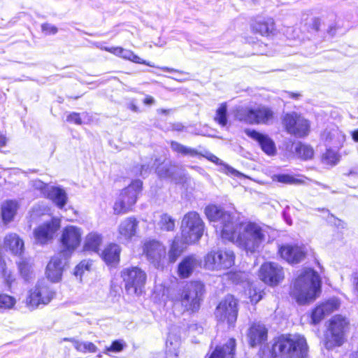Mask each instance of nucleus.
Returning <instances> with one entry per match:
<instances>
[{"mask_svg": "<svg viewBox=\"0 0 358 358\" xmlns=\"http://www.w3.org/2000/svg\"><path fill=\"white\" fill-rule=\"evenodd\" d=\"M92 265V262L90 260H83L81 261L74 269V275L76 277L82 278V275L86 271H90Z\"/></svg>", "mask_w": 358, "mask_h": 358, "instance_id": "44", "label": "nucleus"}, {"mask_svg": "<svg viewBox=\"0 0 358 358\" xmlns=\"http://www.w3.org/2000/svg\"><path fill=\"white\" fill-rule=\"evenodd\" d=\"M324 158L327 163L335 165L339 162L340 155L336 150H334L332 149V148L329 147L326 153L324 154Z\"/></svg>", "mask_w": 358, "mask_h": 358, "instance_id": "45", "label": "nucleus"}, {"mask_svg": "<svg viewBox=\"0 0 358 358\" xmlns=\"http://www.w3.org/2000/svg\"><path fill=\"white\" fill-rule=\"evenodd\" d=\"M227 107L225 103H222L216 110L214 120L221 127H225L227 124Z\"/></svg>", "mask_w": 358, "mask_h": 358, "instance_id": "39", "label": "nucleus"}, {"mask_svg": "<svg viewBox=\"0 0 358 358\" xmlns=\"http://www.w3.org/2000/svg\"><path fill=\"white\" fill-rule=\"evenodd\" d=\"M143 252L148 259L156 266H159L160 261L165 257L166 255L164 245L156 241L145 242L143 246Z\"/></svg>", "mask_w": 358, "mask_h": 358, "instance_id": "21", "label": "nucleus"}, {"mask_svg": "<svg viewBox=\"0 0 358 358\" xmlns=\"http://www.w3.org/2000/svg\"><path fill=\"white\" fill-rule=\"evenodd\" d=\"M245 134L258 142L262 150L268 155L273 156L276 153V148L273 141L268 135L259 133L254 129H245Z\"/></svg>", "mask_w": 358, "mask_h": 358, "instance_id": "20", "label": "nucleus"}, {"mask_svg": "<svg viewBox=\"0 0 358 358\" xmlns=\"http://www.w3.org/2000/svg\"><path fill=\"white\" fill-rule=\"evenodd\" d=\"M138 221L134 217L122 220L117 229V240L122 244H128L136 236Z\"/></svg>", "mask_w": 358, "mask_h": 358, "instance_id": "18", "label": "nucleus"}, {"mask_svg": "<svg viewBox=\"0 0 358 358\" xmlns=\"http://www.w3.org/2000/svg\"><path fill=\"white\" fill-rule=\"evenodd\" d=\"M259 277L264 283L275 286L284 279V271L278 264L266 262L259 268Z\"/></svg>", "mask_w": 358, "mask_h": 358, "instance_id": "17", "label": "nucleus"}, {"mask_svg": "<svg viewBox=\"0 0 358 358\" xmlns=\"http://www.w3.org/2000/svg\"><path fill=\"white\" fill-rule=\"evenodd\" d=\"M143 103L146 105H152L155 103V99L152 96L148 95L144 99Z\"/></svg>", "mask_w": 358, "mask_h": 358, "instance_id": "58", "label": "nucleus"}, {"mask_svg": "<svg viewBox=\"0 0 358 358\" xmlns=\"http://www.w3.org/2000/svg\"><path fill=\"white\" fill-rule=\"evenodd\" d=\"M102 243V236L97 232L89 233L85 238L83 250L96 252Z\"/></svg>", "mask_w": 358, "mask_h": 358, "instance_id": "32", "label": "nucleus"}, {"mask_svg": "<svg viewBox=\"0 0 358 358\" xmlns=\"http://www.w3.org/2000/svg\"><path fill=\"white\" fill-rule=\"evenodd\" d=\"M204 292L203 285L197 281L187 283L174 298V306H180L182 311L196 312L199 309Z\"/></svg>", "mask_w": 358, "mask_h": 358, "instance_id": "5", "label": "nucleus"}, {"mask_svg": "<svg viewBox=\"0 0 358 358\" xmlns=\"http://www.w3.org/2000/svg\"><path fill=\"white\" fill-rule=\"evenodd\" d=\"M272 179L273 181L287 185H301L304 182L303 177L297 178L291 174H275Z\"/></svg>", "mask_w": 358, "mask_h": 358, "instance_id": "35", "label": "nucleus"}, {"mask_svg": "<svg viewBox=\"0 0 358 358\" xmlns=\"http://www.w3.org/2000/svg\"><path fill=\"white\" fill-rule=\"evenodd\" d=\"M352 139H353L355 142H358V129L355 130L354 131H352Z\"/></svg>", "mask_w": 358, "mask_h": 358, "instance_id": "61", "label": "nucleus"}, {"mask_svg": "<svg viewBox=\"0 0 358 358\" xmlns=\"http://www.w3.org/2000/svg\"><path fill=\"white\" fill-rule=\"evenodd\" d=\"M32 187L35 189L38 190L43 196H45L46 193H48L51 186L44 183L41 180H36L32 181Z\"/></svg>", "mask_w": 358, "mask_h": 358, "instance_id": "49", "label": "nucleus"}, {"mask_svg": "<svg viewBox=\"0 0 358 358\" xmlns=\"http://www.w3.org/2000/svg\"><path fill=\"white\" fill-rule=\"evenodd\" d=\"M150 167L149 165L147 164H143L141 165V170L139 171L138 174L140 176H144L148 173V172L150 170Z\"/></svg>", "mask_w": 358, "mask_h": 358, "instance_id": "56", "label": "nucleus"}, {"mask_svg": "<svg viewBox=\"0 0 358 358\" xmlns=\"http://www.w3.org/2000/svg\"><path fill=\"white\" fill-rule=\"evenodd\" d=\"M235 348V339L229 338L224 346H217L209 358H234Z\"/></svg>", "mask_w": 358, "mask_h": 358, "instance_id": "30", "label": "nucleus"}, {"mask_svg": "<svg viewBox=\"0 0 358 358\" xmlns=\"http://www.w3.org/2000/svg\"><path fill=\"white\" fill-rule=\"evenodd\" d=\"M269 228L256 222H248L238 224V220L235 227L230 231L231 238L225 240L231 241L247 252H255L262 247L268 236Z\"/></svg>", "mask_w": 358, "mask_h": 358, "instance_id": "2", "label": "nucleus"}, {"mask_svg": "<svg viewBox=\"0 0 358 358\" xmlns=\"http://www.w3.org/2000/svg\"><path fill=\"white\" fill-rule=\"evenodd\" d=\"M42 31L47 35L55 34L57 32V28L48 23L43 24L41 26Z\"/></svg>", "mask_w": 358, "mask_h": 358, "instance_id": "51", "label": "nucleus"}, {"mask_svg": "<svg viewBox=\"0 0 358 358\" xmlns=\"http://www.w3.org/2000/svg\"><path fill=\"white\" fill-rule=\"evenodd\" d=\"M71 343H72L73 347L77 351L82 353H93L97 351V347L92 342L71 339Z\"/></svg>", "mask_w": 358, "mask_h": 358, "instance_id": "36", "label": "nucleus"}, {"mask_svg": "<svg viewBox=\"0 0 358 358\" xmlns=\"http://www.w3.org/2000/svg\"><path fill=\"white\" fill-rule=\"evenodd\" d=\"M205 214L210 222L215 223L216 231H220L222 239L231 238V231L236 224L237 218L234 214L224 211L221 207L210 205L206 207Z\"/></svg>", "mask_w": 358, "mask_h": 358, "instance_id": "6", "label": "nucleus"}, {"mask_svg": "<svg viewBox=\"0 0 358 358\" xmlns=\"http://www.w3.org/2000/svg\"><path fill=\"white\" fill-rule=\"evenodd\" d=\"M335 31H336V27L335 26H330L329 29L327 30L328 33L331 35H334L335 34Z\"/></svg>", "mask_w": 358, "mask_h": 358, "instance_id": "62", "label": "nucleus"}, {"mask_svg": "<svg viewBox=\"0 0 358 358\" xmlns=\"http://www.w3.org/2000/svg\"><path fill=\"white\" fill-rule=\"evenodd\" d=\"M171 148L174 152L182 154L184 155L195 157L199 154L196 150L192 148L186 147L176 141H171Z\"/></svg>", "mask_w": 358, "mask_h": 358, "instance_id": "37", "label": "nucleus"}, {"mask_svg": "<svg viewBox=\"0 0 358 358\" xmlns=\"http://www.w3.org/2000/svg\"><path fill=\"white\" fill-rule=\"evenodd\" d=\"M237 301L231 295L227 296L220 302L216 308L215 315L219 322L233 324L237 318Z\"/></svg>", "mask_w": 358, "mask_h": 358, "instance_id": "15", "label": "nucleus"}, {"mask_svg": "<svg viewBox=\"0 0 358 358\" xmlns=\"http://www.w3.org/2000/svg\"><path fill=\"white\" fill-rule=\"evenodd\" d=\"M247 336L250 345L255 347L267 341L268 329L264 324L254 322L249 328Z\"/></svg>", "mask_w": 358, "mask_h": 358, "instance_id": "22", "label": "nucleus"}, {"mask_svg": "<svg viewBox=\"0 0 358 358\" xmlns=\"http://www.w3.org/2000/svg\"><path fill=\"white\" fill-rule=\"evenodd\" d=\"M121 248L116 243H110L106 245L101 252L102 259L108 265L117 264L120 261Z\"/></svg>", "mask_w": 358, "mask_h": 358, "instance_id": "28", "label": "nucleus"}, {"mask_svg": "<svg viewBox=\"0 0 358 358\" xmlns=\"http://www.w3.org/2000/svg\"><path fill=\"white\" fill-rule=\"evenodd\" d=\"M279 252L282 258L290 264L300 262L306 255V250L303 246L286 245L282 246Z\"/></svg>", "mask_w": 358, "mask_h": 358, "instance_id": "23", "label": "nucleus"}, {"mask_svg": "<svg viewBox=\"0 0 358 358\" xmlns=\"http://www.w3.org/2000/svg\"><path fill=\"white\" fill-rule=\"evenodd\" d=\"M83 235V231L80 227L73 225H68L64 227L60 237L62 247L60 255L64 257H69L80 246Z\"/></svg>", "mask_w": 358, "mask_h": 358, "instance_id": "13", "label": "nucleus"}, {"mask_svg": "<svg viewBox=\"0 0 358 358\" xmlns=\"http://www.w3.org/2000/svg\"><path fill=\"white\" fill-rule=\"evenodd\" d=\"M142 185L140 180H136L122 189L113 206L115 215L125 214L131 210L136 202L138 194L141 191Z\"/></svg>", "mask_w": 358, "mask_h": 358, "instance_id": "9", "label": "nucleus"}, {"mask_svg": "<svg viewBox=\"0 0 358 358\" xmlns=\"http://www.w3.org/2000/svg\"><path fill=\"white\" fill-rule=\"evenodd\" d=\"M124 345L125 343L122 341H115L110 346L106 348L104 353L108 355L110 352H120L124 349Z\"/></svg>", "mask_w": 358, "mask_h": 358, "instance_id": "47", "label": "nucleus"}, {"mask_svg": "<svg viewBox=\"0 0 358 358\" xmlns=\"http://www.w3.org/2000/svg\"><path fill=\"white\" fill-rule=\"evenodd\" d=\"M235 117L250 124H269L273 119V112L264 106L240 108L236 110Z\"/></svg>", "mask_w": 358, "mask_h": 358, "instance_id": "8", "label": "nucleus"}, {"mask_svg": "<svg viewBox=\"0 0 358 358\" xmlns=\"http://www.w3.org/2000/svg\"><path fill=\"white\" fill-rule=\"evenodd\" d=\"M249 295L252 303H257L262 298V292L257 290L256 289H250L249 291Z\"/></svg>", "mask_w": 358, "mask_h": 358, "instance_id": "50", "label": "nucleus"}, {"mask_svg": "<svg viewBox=\"0 0 358 358\" xmlns=\"http://www.w3.org/2000/svg\"><path fill=\"white\" fill-rule=\"evenodd\" d=\"M17 264L20 273L22 278L26 280H28L29 278H31L32 271L31 265L30 263L25 259H21L17 263Z\"/></svg>", "mask_w": 358, "mask_h": 358, "instance_id": "42", "label": "nucleus"}, {"mask_svg": "<svg viewBox=\"0 0 358 358\" xmlns=\"http://www.w3.org/2000/svg\"><path fill=\"white\" fill-rule=\"evenodd\" d=\"M321 25V20L318 17H313L311 19L309 27L312 31H318Z\"/></svg>", "mask_w": 358, "mask_h": 358, "instance_id": "53", "label": "nucleus"}, {"mask_svg": "<svg viewBox=\"0 0 358 358\" xmlns=\"http://www.w3.org/2000/svg\"><path fill=\"white\" fill-rule=\"evenodd\" d=\"M3 277L6 281V283L8 285H10V284L15 280L13 275L10 273H8L6 271H4V270H3Z\"/></svg>", "mask_w": 358, "mask_h": 358, "instance_id": "55", "label": "nucleus"}, {"mask_svg": "<svg viewBox=\"0 0 358 358\" xmlns=\"http://www.w3.org/2000/svg\"><path fill=\"white\" fill-rule=\"evenodd\" d=\"M121 277L128 294L137 296L142 294L147 279L144 271L138 266L127 267L122 270Z\"/></svg>", "mask_w": 358, "mask_h": 358, "instance_id": "10", "label": "nucleus"}, {"mask_svg": "<svg viewBox=\"0 0 358 358\" xmlns=\"http://www.w3.org/2000/svg\"><path fill=\"white\" fill-rule=\"evenodd\" d=\"M103 49L106 51L114 54L115 55H117L125 59L130 60L134 63L143 64L152 67L155 66L150 62H148L145 60L139 57L138 56L136 55L131 50L124 49L121 47H106Z\"/></svg>", "mask_w": 358, "mask_h": 358, "instance_id": "27", "label": "nucleus"}, {"mask_svg": "<svg viewBox=\"0 0 358 358\" xmlns=\"http://www.w3.org/2000/svg\"><path fill=\"white\" fill-rule=\"evenodd\" d=\"M352 284L355 290L358 293V275H356L353 277Z\"/></svg>", "mask_w": 358, "mask_h": 358, "instance_id": "59", "label": "nucleus"}, {"mask_svg": "<svg viewBox=\"0 0 358 358\" xmlns=\"http://www.w3.org/2000/svg\"><path fill=\"white\" fill-rule=\"evenodd\" d=\"M129 108L134 112L138 111V107L134 103H130Z\"/></svg>", "mask_w": 358, "mask_h": 358, "instance_id": "63", "label": "nucleus"}, {"mask_svg": "<svg viewBox=\"0 0 358 358\" xmlns=\"http://www.w3.org/2000/svg\"><path fill=\"white\" fill-rule=\"evenodd\" d=\"M348 325V320L340 315L334 316L329 320L325 335V347L327 349L340 346L343 343Z\"/></svg>", "mask_w": 358, "mask_h": 358, "instance_id": "7", "label": "nucleus"}, {"mask_svg": "<svg viewBox=\"0 0 358 358\" xmlns=\"http://www.w3.org/2000/svg\"><path fill=\"white\" fill-rule=\"evenodd\" d=\"M68 257H64L59 253L57 255L53 257L46 268V275L48 279L53 282H57L62 279V271L66 259Z\"/></svg>", "mask_w": 358, "mask_h": 358, "instance_id": "19", "label": "nucleus"}, {"mask_svg": "<svg viewBox=\"0 0 358 358\" xmlns=\"http://www.w3.org/2000/svg\"><path fill=\"white\" fill-rule=\"evenodd\" d=\"M252 29L262 36L273 34L275 31L274 20L270 17H259L252 24Z\"/></svg>", "mask_w": 358, "mask_h": 358, "instance_id": "26", "label": "nucleus"}, {"mask_svg": "<svg viewBox=\"0 0 358 358\" xmlns=\"http://www.w3.org/2000/svg\"><path fill=\"white\" fill-rule=\"evenodd\" d=\"M60 220L55 217L40 224L34 230L36 242L41 245L51 242L60 228Z\"/></svg>", "mask_w": 358, "mask_h": 358, "instance_id": "16", "label": "nucleus"}, {"mask_svg": "<svg viewBox=\"0 0 358 358\" xmlns=\"http://www.w3.org/2000/svg\"><path fill=\"white\" fill-rule=\"evenodd\" d=\"M18 209L17 202L10 200L6 201L1 205V217L3 223L10 222L15 217Z\"/></svg>", "mask_w": 358, "mask_h": 358, "instance_id": "31", "label": "nucleus"}, {"mask_svg": "<svg viewBox=\"0 0 358 358\" xmlns=\"http://www.w3.org/2000/svg\"><path fill=\"white\" fill-rule=\"evenodd\" d=\"M308 347L304 336L282 335L272 346V354L279 358H306Z\"/></svg>", "mask_w": 358, "mask_h": 358, "instance_id": "4", "label": "nucleus"}, {"mask_svg": "<svg viewBox=\"0 0 358 358\" xmlns=\"http://www.w3.org/2000/svg\"><path fill=\"white\" fill-rule=\"evenodd\" d=\"M180 345V339L171 334H169L166 343V358H178Z\"/></svg>", "mask_w": 358, "mask_h": 358, "instance_id": "34", "label": "nucleus"}, {"mask_svg": "<svg viewBox=\"0 0 358 358\" xmlns=\"http://www.w3.org/2000/svg\"><path fill=\"white\" fill-rule=\"evenodd\" d=\"M6 143L7 138L3 134H0V148L5 146Z\"/></svg>", "mask_w": 358, "mask_h": 358, "instance_id": "60", "label": "nucleus"}, {"mask_svg": "<svg viewBox=\"0 0 358 358\" xmlns=\"http://www.w3.org/2000/svg\"><path fill=\"white\" fill-rule=\"evenodd\" d=\"M66 120L69 122L74 123L76 124L80 125L82 124V120L80 117V114L77 113H70L66 118Z\"/></svg>", "mask_w": 358, "mask_h": 358, "instance_id": "52", "label": "nucleus"}, {"mask_svg": "<svg viewBox=\"0 0 358 358\" xmlns=\"http://www.w3.org/2000/svg\"><path fill=\"white\" fill-rule=\"evenodd\" d=\"M235 255L232 250H219L210 251L204 259V266L210 271H222L234 264Z\"/></svg>", "mask_w": 358, "mask_h": 358, "instance_id": "12", "label": "nucleus"}, {"mask_svg": "<svg viewBox=\"0 0 358 358\" xmlns=\"http://www.w3.org/2000/svg\"><path fill=\"white\" fill-rule=\"evenodd\" d=\"M55 296V292L44 281H38L28 292L26 304L31 309H36L41 306L48 304Z\"/></svg>", "mask_w": 358, "mask_h": 358, "instance_id": "11", "label": "nucleus"}, {"mask_svg": "<svg viewBox=\"0 0 358 358\" xmlns=\"http://www.w3.org/2000/svg\"><path fill=\"white\" fill-rule=\"evenodd\" d=\"M16 303V300L14 297L6 294H0V310H8L12 309Z\"/></svg>", "mask_w": 358, "mask_h": 358, "instance_id": "41", "label": "nucleus"}, {"mask_svg": "<svg viewBox=\"0 0 358 358\" xmlns=\"http://www.w3.org/2000/svg\"><path fill=\"white\" fill-rule=\"evenodd\" d=\"M282 123L289 134L301 138L307 136L310 130L309 122L296 113H287L284 116Z\"/></svg>", "mask_w": 358, "mask_h": 358, "instance_id": "14", "label": "nucleus"}, {"mask_svg": "<svg viewBox=\"0 0 358 358\" xmlns=\"http://www.w3.org/2000/svg\"><path fill=\"white\" fill-rule=\"evenodd\" d=\"M3 247L12 254L20 256L24 250L23 240L15 233L7 234L3 241Z\"/></svg>", "mask_w": 358, "mask_h": 358, "instance_id": "25", "label": "nucleus"}, {"mask_svg": "<svg viewBox=\"0 0 358 358\" xmlns=\"http://www.w3.org/2000/svg\"><path fill=\"white\" fill-rule=\"evenodd\" d=\"M326 315L322 310V307L317 306L311 314L312 323L315 324L319 323Z\"/></svg>", "mask_w": 358, "mask_h": 358, "instance_id": "48", "label": "nucleus"}, {"mask_svg": "<svg viewBox=\"0 0 358 358\" xmlns=\"http://www.w3.org/2000/svg\"><path fill=\"white\" fill-rule=\"evenodd\" d=\"M158 225L160 229L165 231H173L175 228V220L168 214H162Z\"/></svg>", "mask_w": 358, "mask_h": 358, "instance_id": "40", "label": "nucleus"}, {"mask_svg": "<svg viewBox=\"0 0 358 358\" xmlns=\"http://www.w3.org/2000/svg\"><path fill=\"white\" fill-rule=\"evenodd\" d=\"M198 261L192 256L185 258L178 266V274L182 278H187L198 265Z\"/></svg>", "mask_w": 358, "mask_h": 358, "instance_id": "33", "label": "nucleus"}, {"mask_svg": "<svg viewBox=\"0 0 358 358\" xmlns=\"http://www.w3.org/2000/svg\"><path fill=\"white\" fill-rule=\"evenodd\" d=\"M320 306L322 307L323 312L328 315L339 308L340 303L337 299L332 298L321 303Z\"/></svg>", "mask_w": 358, "mask_h": 358, "instance_id": "43", "label": "nucleus"}, {"mask_svg": "<svg viewBox=\"0 0 358 358\" xmlns=\"http://www.w3.org/2000/svg\"><path fill=\"white\" fill-rule=\"evenodd\" d=\"M176 169V166L172 165H162V166H158L156 169L157 174L161 178H170L172 177L173 171Z\"/></svg>", "mask_w": 358, "mask_h": 358, "instance_id": "46", "label": "nucleus"}, {"mask_svg": "<svg viewBox=\"0 0 358 358\" xmlns=\"http://www.w3.org/2000/svg\"><path fill=\"white\" fill-rule=\"evenodd\" d=\"M350 358H358V352H352L350 354Z\"/></svg>", "mask_w": 358, "mask_h": 358, "instance_id": "64", "label": "nucleus"}, {"mask_svg": "<svg viewBox=\"0 0 358 358\" xmlns=\"http://www.w3.org/2000/svg\"><path fill=\"white\" fill-rule=\"evenodd\" d=\"M45 197L50 199L59 208L64 207L68 199L65 190L59 187L55 186H51L49 188Z\"/></svg>", "mask_w": 358, "mask_h": 358, "instance_id": "29", "label": "nucleus"}, {"mask_svg": "<svg viewBox=\"0 0 358 358\" xmlns=\"http://www.w3.org/2000/svg\"><path fill=\"white\" fill-rule=\"evenodd\" d=\"M181 237L176 236L173 240L169 252L170 262H174L180 255L184 245L197 242L203 236L204 223L199 215L195 211L185 214L181 222Z\"/></svg>", "mask_w": 358, "mask_h": 358, "instance_id": "1", "label": "nucleus"}, {"mask_svg": "<svg viewBox=\"0 0 358 358\" xmlns=\"http://www.w3.org/2000/svg\"><path fill=\"white\" fill-rule=\"evenodd\" d=\"M295 152L300 158L305 160L311 159L314 154L313 150L310 146L301 143L296 145Z\"/></svg>", "mask_w": 358, "mask_h": 358, "instance_id": "38", "label": "nucleus"}, {"mask_svg": "<svg viewBox=\"0 0 358 358\" xmlns=\"http://www.w3.org/2000/svg\"><path fill=\"white\" fill-rule=\"evenodd\" d=\"M227 171L228 174H231V175L234 176H241V175L238 171H237L236 170H235L232 167H229V166H227Z\"/></svg>", "mask_w": 358, "mask_h": 358, "instance_id": "57", "label": "nucleus"}, {"mask_svg": "<svg viewBox=\"0 0 358 358\" xmlns=\"http://www.w3.org/2000/svg\"><path fill=\"white\" fill-rule=\"evenodd\" d=\"M202 156L216 164H222V161L210 152H206Z\"/></svg>", "mask_w": 358, "mask_h": 358, "instance_id": "54", "label": "nucleus"}, {"mask_svg": "<svg viewBox=\"0 0 358 358\" xmlns=\"http://www.w3.org/2000/svg\"><path fill=\"white\" fill-rule=\"evenodd\" d=\"M326 146L339 150L345 141V135L337 127L326 129L322 134Z\"/></svg>", "mask_w": 358, "mask_h": 358, "instance_id": "24", "label": "nucleus"}, {"mask_svg": "<svg viewBox=\"0 0 358 358\" xmlns=\"http://www.w3.org/2000/svg\"><path fill=\"white\" fill-rule=\"evenodd\" d=\"M320 275L312 268H304L294 280L291 295L301 305L310 303L316 299L321 292Z\"/></svg>", "mask_w": 358, "mask_h": 358, "instance_id": "3", "label": "nucleus"}]
</instances>
